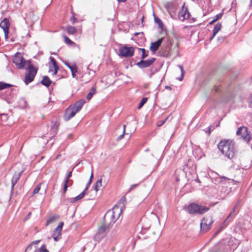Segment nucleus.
I'll use <instances>...</instances> for the list:
<instances>
[{
    "label": "nucleus",
    "instance_id": "nucleus-1",
    "mask_svg": "<svg viewBox=\"0 0 252 252\" xmlns=\"http://www.w3.org/2000/svg\"><path fill=\"white\" fill-rule=\"evenodd\" d=\"M221 154L229 159L233 158L236 153L234 142L230 139H222L218 144Z\"/></svg>",
    "mask_w": 252,
    "mask_h": 252
},
{
    "label": "nucleus",
    "instance_id": "nucleus-2",
    "mask_svg": "<svg viewBox=\"0 0 252 252\" xmlns=\"http://www.w3.org/2000/svg\"><path fill=\"white\" fill-rule=\"evenodd\" d=\"M85 99H80L72 106H70L65 111L63 116L64 120L67 121L73 117L75 114L80 111L85 103Z\"/></svg>",
    "mask_w": 252,
    "mask_h": 252
},
{
    "label": "nucleus",
    "instance_id": "nucleus-3",
    "mask_svg": "<svg viewBox=\"0 0 252 252\" xmlns=\"http://www.w3.org/2000/svg\"><path fill=\"white\" fill-rule=\"evenodd\" d=\"M13 63L19 69H23L26 65L30 63L31 61H26L22 55L21 53L17 52L13 57Z\"/></svg>",
    "mask_w": 252,
    "mask_h": 252
},
{
    "label": "nucleus",
    "instance_id": "nucleus-4",
    "mask_svg": "<svg viewBox=\"0 0 252 252\" xmlns=\"http://www.w3.org/2000/svg\"><path fill=\"white\" fill-rule=\"evenodd\" d=\"M209 210V208L200 206L197 204L192 203L190 204L187 208V211L189 214H203Z\"/></svg>",
    "mask_w": 252,
    "mask_h": 252
},
{
    "label": "nucleus",
    "instance_id": "nucleus-5",
    "mask_svg": "<svg viewBox=\"0 0 252 252\" xmlns=\"http://www.w3.org/2000/svg\"><path fill=\"white\" fill-rule=\"evenodd\" d=\"M110 224L104 221L103 224L99 226L98 231L94 236L95 241H99L101 239L104 238L110 228Z\"/></svg>",
    "mask_w": 252,
    "mask_h": 252
},
{
    "label": "nucleus",
    "instance_id": "nucleus-6",
    "mask_svg": "<svg viewBox=\"0 0 252 252\" xmlns=\"http://www.w3.org/2000/svg\"><path fill=\"white\" fill-rule=\"evenodd\" d=\"M213 222L212 217L210 216L202 219L200 224V231L202 232H205L209 230Z\"/></svg>",
    "mask_w": 252,
    "mask_h": 252
},
{
    "label": "nucleus",
    "instance_id": "nucleus-7",
    "mask_svg": "<svg viewBox=\"0 0 252 252\" xmlns=\"http://www.w3.org/2000/svg\"><path fill=\"white\" fill-rule=\"evenodd\" d=\"M119 52L120 56L129 58L133 56L134 49L132 47H127L125 46L120 47Z\"/></svg>",
    "mask_w": 252,
    "mask_h": 252
},
{
    "label": "nucleus",
    "instance_id": "nucleus-8",
    "mask_svg": "<svg viewBox=\"0 0 252 252\" xmlns=\"http://www.w3.org/2000/svg\"><path fill=\"white\" fill-rule=\"evenodd\" d=\"M236 134L240 136L247 142H249L250 140V132L248 131V128L245 126H243L239 127L236 131Z\"/></svg>",
    "mask_w": 252,
    "mask_h": 252
},
{
    "label": "nucleus",
    "instance_id": "nucleus-9",
    "mask_svg": "<svg viewBox=\"0 0 252 252\" xmlns=\"http://www.w3.org/2000/svg\"><path fill=\"white\" fill-rule=\"evenodd\" d=\"M104 221L108 222V224L114 223L116 221V218L115 215V212L113 210H109L106 212L104 216Z\"/></svg>",
    "mask_w": 252,
    "mask_h": 252
},
{
    "label": "nucleus",
    "instance_id": "nucleus-10",
    "mask_svg": "<svg viewBox=\"0 0 252 252\" xmlns=\"http://www.w3.org/2000/svg\"><path fill=\"white\" fill-rule=\"evenodd\" d=\"M190 16V14L188 8L185 6V3L184 4L182 9L179 11L178 18L179 20L184 21L185 20L189 19Z\"/></svg>",
    "mask_w": 252,
    "mask_h": 252
},
{
    "label": "nucleus",
    "instance_id": "nucleus-11",
    "mask_svg": "<svg viewBox=\"0 0 252 252\" xmlns=\"http://www.w3.org/2000/svg\"><path fill=\"white\" fill-rule=\"evenodd\" d=\"M155 58H151L147 60H141L140 62L136 63V65L140 68H144L151 66L156 61Z\"/></svg>",
    "mask_w": 252,
    "mask_h": 252
},
{
    "label": "nucleus",
    "instance_id": "nucleus-12",
    "mask_svg": "<svg viewBox=\"0 0 252 252\" xmlns=\"http://www.w3.org/2000/svg\"><path fill=\"white\" fill-rule=\"evenodd\" d=\"M163 38H161L158 39L157 41L151 43L150 50L153 54H155L158 49L163 41Z\"/></svg>",
    "mask_w": 252,
    "mask_h": 252
},
{
    "label": "nucleus",
    "instance_id": "nucleus-13",
    "mask_svg": "<svg viewBox=\"0 0 252 252\" xmlns=\"http://www.w3.org/2000/svg\"><path fill=\"white\" fill-rule=\"evenodd\" d=\"M23 171L20 172H15L13 177L11 179V190H13L14 189V187L15 185L17 184L18 181H19L20 177L21 176L22 174L23 173Z\"/></svg>",
    "mask_w": 252,
    "mask_h": 252
},
{
    "label": "nucleus",
    "instance_id": "nucleus-14",
    "mask_svg": "<svg viewBox=\"0 0 252 252\" xmlns=\"http://www.w3.org/2000/svg\"><path fill=\"white\" fill-rule=\"evenodd\" d=\"M27 65H28L27 68V73L35 76L37 72V69L35 68L33 64H31V63H28Z\"/></svg>",
    "mask_w": 252,
    "mask_h": 252
},
{
    "label": "nucleus",
    "instance_id": "nucleus-15",
    "mask_svg": "<svg viewBox=\"0 0 252 252\" xmlns=\"http://www.w3.org/2000/svg\"><path fill=\"white\" fill-rule=\"evenodd\" d=\"M0 27L3 29V31L9 30V22L7 18H4L0 23Z\"/></svg>",
    "mask_w": 252,
    "mask_h": 252
},
{
    "label": "nucleus",
    "instance_id": "nucleus-16",
    "mask_svg": "<svg viewBox=\"0 0 252 252\" xmlns=\"http://www.w3.org/2000/svg\"><path fill=\"white\" fill-rule=\"evenodd\" d=\"M35 76L26 73L24 78V82L26 85H28L29 83L32 82L34 79Z\"/></svg>",
    "mask_w": 252,
    "mask_h": 252
},
{
    "label": "nucleus",
    "instance_id": "nucleus-17",
    "mask_svg": "<svg viewBox=\"0 0 252 252\" xmlns=\"http://www.w3.org/2000/svg\"><path fill=\"white\" fill-rule=\"evenodd\" d=\"M41 83L42 85L48 87L50 86L52 83V81L47 76H44L41 81Z\"/></svg>",
    "mask_w": 252,
    "mask_h": 252
},
{
    "label": "nucleus",
    "instance_id": "nucleus-18",
    "mask_svg": "<svg viewBox=\"0 0 252 252\" xmlns=\"http://www.w3.org/2000/svg\"><path fill=\"white\" fill-rule=\"evenodd\" d=\"M164 6L165 8L166 9L168 13H171V11L174 10V5L172 3L170 2H166Z\"/></svg>",
    "mask_w": 252,
    "mask_h": 252
},
{
    "label": "nucleus",
    "instance_id": "nucleus-19",
    "mask_svg": "<svg viewBox=\"0 0 252 252\" xmlns=\"http://www.w3.org/2000/svg\"><path fill=\"white\" fill-rule=\"evenodd\" d=\"M64 64L70 69V70L71 72L72 76L74 77L75 73L77 72L76 66H72L67 62H65Z\"/></svg>",
    "mask_w": 252,
    "mask_h": 252
},
{
    "label": "nucleus",
    "instance_id": "nucleus-20",
    "mask_svg": "<svg viewBox=\"0 0 252 252\" xmlns=\"http://www.w3.org/2000/svg\"><path fill=\"white\" fill-rule=\"evenodd\" d=\"M160 55L162 57L168 58L171 56L169 48H167L165 50H161Z\"/></svg>",
    "mask_w": 252,
    "mask_h": 252
},
{
    "label": "nucleus",
    "instance_id": "nucleus-21",
    "mask_svg": "<svg viewBox=\"0 0 252 252\" xmlns=\"http://www.w3.org/2000/svg\"><path fill=\"white\" fill-rule=\"evenodd\" d=\"M66 31L69 34H73L77 32V30L75 27L68 26L66 27Z\"/></svg>",
    "mask_w": 252,
    "mask_h": 252
},
{
    "label": "nucleus",
    "instance_id": "nucleus-22",
    "mask_svg": "<svg viewBox=\"0 0 252 252\" xmlns=\"http://www.w3.org/2000/svg\"><path fill=\"white\" fill-rule=\"evenodd\" d=\"M221 24L220 23H218L214 27L213 32L214 33V35H216L218 32L221 30Z\"/></svg>",
    "mask_w": 252,
    "mask_h": 252
},
{
    "label": "nucleus",
    "instance_id": "nucleus-23",
    "mask_svg": "<svg viewBox=\"0 0 252 252\" xmlns=\"http://www.w3.org/2000/svg\"><path fill=\"white\" fill-rule=\"evenodd\" d=\"M96 92V89H95V88L94 87H93L90 93H89L87 95V96H86V98L88 100H90L93 97V95Z\"/></svg>",
    "mask_w": 252,
    "mask_h": 252
},
{
    "label": "nucleus",
    "instance_id": "nucleus-24",
    "mask_svg": "<svg viewBox=\"0 0 252 252\" xmlns=\"http://www.w3.org/2000/svg\"><path fill=\"white\" fill-rule=\"evenodd\" d=\"M63 225V222H61L59 223V224H58L57 227L54 230L55 232H57V234H59V235L61 236V231L62 230Z\"/></svg>",
    "mask_w": 252,
    "mask_h": 252
},
{
    "label": "nucleus",
    "instance_id": "nucleus-25",
    "mask_svg": "<svg viewBox=\"0 0 252 252\" xmlns=\"http://www.w3.org/2000/svg\"><path fill=\"white\" fill-rule=\"evenodd\" d=\"M102 186V178L98 179L95 183L94 190L95 191H97L100 189V187Z\"/></svg>",
    "mask_w": 252,
    "mask_h": 252
},
{
    "label": "nucleus",
    "instance_id": "nucleus-26",
    "mask_svg": "<svg viewBox=\"0 0 252 252\" xmlns=\"http://www.w3.org/2000/svg\"><path fill=\"white\" fill-rule=\"evenodd\" d=\"M84 196V193L81 192L80 194H79L77 196L71 198L70 202L72 203H74V202L77 201L78 200L82 199Z\"/></svg>",
    "mask_w": 252,
    "mask_h": 252
},
{
    "label": "nucleus",
    "instance_id": "nucleus-27",
    "mask_svg": "<svg viewBox=\"0 0 252 252\" xmlns=\"http://www.w3.org/2000/svg\"><path fill=\"white\" fill-rule=\"evenodd\" d=\"M58 218V216H56V215H53V216H51L47 220H46V226L48 225L49 224H50V223H51L52 222H54V221H55V220H56L57 218Z\"/></svg>",
    "mask_w": 252,
    "mask_h": 252
},
{
    "label": "nucleus",
    "instance_id": "nucleus-28",
    "mask_svg": "<svg viewBox=\"0 0 252 252\" xmlns=\"http://www.w3.org/2000/svg\"><path fill=\"white\" fill-rule=\"evenodd\" d=\"M222 16V13H219V14L215 15L213 17V19L209 22V24L212 25V24H214L217 20L220 19L221 18Z\"/></svg>",
    "mask_w": 252,
    "mask_h": 252
},
{
    "label": "nucleus",
    "instance_id": "nucleus-29",
    "mask_svg": "<svg viewBox=\"0 0 252 252\" xmlns=\"http://www.w3.org/2000/svg\"><path fill=\"white\" fill-rule=\"evenodd\" d=\"M50 59L51 63L53 64V66L52 67L50 66L49 71H53V68H54L55 67H59V66L57 65L56 61L53 57H50Z\"/></svg>",
    "mask_w": 252,
    "mask_h": 252
},
{
    "label": "nucleus",
    "instance_id": "nucleus-30",
    "mask_svg": "<svg viewBox=\"0 0 252 252\" xmlns=\"http://www.w3.org/2000/svg\"><path fill=\"white\" fill-rule=\"evenodd\" d=\"M50 59L51 63L53 64V66L52 67L50 66L49 71H53V68H54L55 67H59V66L57 65L56 61L53 57H50Z\"/></svg>",
    "mask_w": 252,
    "mask_h": 252
},
{
    "label": "nucleus",
    "instance_id": "nucleus-31",
    "mask_svg": "<svg viewBox=\"0 0 252 252\" xmlns=\"http://www.w3.org/2000/svg\"><path fill=\"white\" fill-rule=\"evenodd\" d=\"M50 59L51 63L53 64V66L52 67L50 66L49 71H53V68H54L55 67H59V66L57 65L56 61L53 57H50Z\"/></svg>",
    "mask_w": 252,
    "mask_h": 252
},
{
    "label": "nucleus",
    "instance_id": "nucleus-32",
    "mask_svg": "<svg viewBox=\"0 0 252 252\" xmlns=\"http://www.w3.org/2000/svg\"><path fill=\"white\" fill-rule=\"evenodd\" d=\"M12 85L3 82H0V90L12 87Z\"/></svg>",
    "mask_w": 252,
    "mask_h": 252
},
{
    "label": "nucleus",
    "instance_id": "nucleus-33",
    "mask_svg": "<svg viewBox=\"0 0 252 252\" xmlns=\"http://www.w3.org/2000/svg\"><path fill=\"white\" fill-rule=\"evenodd\" d=\"M139 50L142 52L141 60H144L148 56V51H146L144 48H139Z\"/></svg>",
    "mask_w": 252,
    "mask_h": 252
},
{
    "label": "nucleus",
    "instance_id": "nucleus-34",
    "mask_svg": "<svg viewBox=\"0 0 252 252\" xmlns=\"http://www.w3.org/2000/svg\"><path fill=\"white\" fill-rule=\"evenodd\" d=\"M147 97H143L138 106V109H140V108H141L143 107V106L147 102Z\"/></svg>",
    "mask_w": 252,
    "mask_h": 252
},
{
    "label": "nucleus",
    "instance_id": "nucleus-35",
    "mask_svg": "<svg viewBox=\"0 0 252 252\" xmlns=\"http://www.w3.org/2000/svg\"><path fill=\"white\" fill-rule=\"evenodd\" d=\"M20 105H21V107L23 108H26L27 106L28 103L25 98H22L20 99Z\"/></svg>",
    "mask_w": 252,
    "mask_h": 252
},
{
    "label": "nucleus",
    "instance_id": "nucleus-36",
    "mask_svg": "<svg viewBox=\"0 0 252 252\" xmlns=\"http://www.w3.org/2000/svg\"><path fill=\"white\" fill-rule=\"evenodd\" d=\"M234 212H233V211L230 213L229 215L227 217V218H226V219L224 220V221L223 222V225L224 226H225L227 224V223L228 222H229L230 220V218L233 216V214H234Z\"/></svg>",
    "mask_w": 252,
    "mask_h": 252
},
{
    "label": "nucleus",
    "instance_id": "nucleus-37",
    "mask_svg": "<svg viewBox=\"0 0 252 252\" xmlns=\"http://www.w3.org/2000/svg\"><path fill=\"white\" fill-rule=\"evenodd\" d=\"M36 250V249L35 248L32 249V244H30L26 249L25 252H35Z\"/></svg>",
    "mask_w": 252,
    "mask_h": 252
},
{
    "label": "nucleus",
    "instance_id": "nucleus-38",
    "mask_svg": "<svg viewBox=\"0 0 252 252\" xmlns=\"http://www.w3.org/2000/svg\"><path fill=\"white\" fill-rule=\"evenodd\" d=\"M64 42L66 44H68V45H73L74 43L71 41L68 37H67L66 36H64Z\"/></svg>",
    "mask_w": 252,
    "mask_h": 252
},
{
    "label": "nucleus",
    "instance_id": "nucleus-39",
    "mask_svg": "<svg viewBox=\"0 0 252 252\" xmlns=\"http://www.w3.org/2000/svg\"><path fill=\"white\" fill-rule=\"evenodd\" d=\"M178 66L179 67V68L180 69L181 71V76L180 78H178V80L179 81H182L183 80L184 74V68H183V66L181 65H180V64L178 65Z\"/></svg>",
    "mask_w": 252,
    "mask_h": 252
},
{
    "label": "nucleus",
    "instance_id": "nucleus-40",
    "mask_svg": "<svg viewBox=\"0 0 252 252\" xmlns=\"http://www.w3.org/2000/svg\"><path fill=\"white\" fill-rule=\"evenodd\" d=\"M0 116L1 120L3 121H6L8 119V115L7 114H4V113L1 114L0 115Z\"/></svg>",
    "mask_w": 252,
    "mask_h": 252
},
{
    "label": "nucleus",
    "instance_id": "nucleus-41",
    "mask_svg": "<svg viewBox=\"0 0 252 252\" xmlns=\"http://www.w3.org/2000/svg\"><path fill=\"white\" fill-rule=\"evenodd\" d=\"M93 178V172H92V173H91V176L90 177L89 180L88 182L87 183L86 187H87L88 188L90 187V185H91V183L92 182Z\"/></svg>",
    "mask_w": 252,
    "mask_h": 252
},
{
    "label": "nucleus",
    "instance_id": "nucleus-42",
    "mask_svg": "<svg viewBox=\"0 0 252 252\" xmlns=\"http://www.w3.org/2000/svg\"><path fill=\"white\" fill-rule=\"evenodd\" d=\"M40 189V185H38L33 190V195L37 193Z\"/></svg>",
    "mask_w": 252,
    "mask_h": 252
},
{
    "label": "nucleus",
    "instance_id": "nucleus-43",
    "mask_svg": "<svg viewBox=\"0 0 252 252\" xmlns=\"http://www.w3.org/2000/svg\"><path fill=\"white\" fill-rule=\"evenodd\" d=\"M38 252H49V251L45 248L44 245H42L39 250Z\"/></svg>",
    "mask_w": 252,
    "mask_h": 252
},
{
    "label": "nucleus",
    "instance_id": "nucleus-44",
    "mask_svg": "<svg viewBox=\"0 0 252 252\" xmlns=\"http://www.w3.org/2000/svg\"><path fill=\"white\" fill-rule=\"evenodd\" d=\"M68 182H67V181H64V186H63V193H65V192L66 191V190H67V189L68 188Z\"/></svg>",
    "mask_w": 252,
    "mask_h": 252
},
{
    "label": "nucleus",
    "instance_id": "nucleus-45",
    "mask_svg": "<svg viewBox=\"0 0 252 252\" xmlns=\"http://www.w3.org/2000/svg\"><path fill=\"white\" fill-rule=\"evenodd\" d=\"M225 38V36H219L218 37V42L220 43H221L224 40Z\"/></svg>",
    "mask_w": 252,
    "mask_h": 252
},
{
    "label": "nucleus",
    "instance_id": "nucleus-46",
    "mask_svg": "<svg viewBox=\"0 0 252 252\" xmlns=\"http://www.w3.org/2000/svg\"><path fill=\"white\" fill-rule=\"evenodd\" d=\"M55 241H58L61 238V236L57 234V236H52Z\"/></svg>",
    "mask_w": 252,
    "mask_h": 252
},
{
    "label": "nucleus",
    "instance_id": "nucleus-47",
    "mask_svg": "<svg viewBox=\"0 0 252 252\" xmlns=\"http://www.w3.org/2000/svg\"><path fill=\"white\" fill-rule=\"evenodd\" d=\"M59 69V67H55L53 68V74L56 75Z\"/></svg>",
    "mask_w": 252,
    "mask_h": 252
},
{
    "label": "nucleus",
    "instance_id": "nucleus-48",
    "mask_svg": "<svg viewBox=\"0 0 252 252\" xmlns=\"http://www.w3.org/2000/svg\"><path fill=\"white\" fill-rule=\"evenodd\" d=\"M168 13L172 19H175V13L174 10L171 11V13Z\"/></svg>",
    "mask_w": 252,
    "mask_h": 252
},
{
    "label": "nucleus",
    "instance_id": "nucleus-49",
    "mask_svg": "<svg viewBox=\"0 0 252 252\" xmlns=\"http://www.w3.org/2000/svg\"><path fill=\"white\" fill-rule=\"evenodd\" d=\"M71 176H72V171H70L67 174V175L66 176V178L65 181H67V182H69V179L71 177Z\"/></svg>",
    "mask_w": 252,
    "mask_h": 252
},
{
    "label": "nucleus",
    "instance_id": "nucleus-50",
    "mask_svg": "<svg viewBox=\"0 0 252 252\" xmlns=\"http://www.w3.org/2000/svg\"><path fill=\"white\" fill-rule=\"evenodd\" d=\"M240 200H238L237 201V202L236 203V204H235V205L234 206L233 209V212H235L236 209L237 208V207H238V206L240 204Z\"/></svg>",
    "mask_w": 252,
    "mask_h": 252
},
{
    "label": "nucleus",
    "instance_id": "nucleus-51",
    "mask_svg": "<svg viewBox=\"0 0 252 252\" xmlns=\"http://www.w3.org/2000/svg\"><path fill=\"white\" fill-rule=\"evenodd\" d=\"M125 134V133L123 132V133L121 135H120L119 136H118L117 138V139H116L117 141H119L121 140V139H122L124 138Z\"/></svg>",
    "mask_w": 252,
    "mask_h": 252
},
{
    "label": "nucleus",
    "instance_id": "nucleus-52",
    "mask_svg": "<svg viewBox=\"0 0 252 252\" xmlns=\"http://www.w3.org/2000/svg\"><path fill=\"white\" fill-rule=\"evenodd\" d=\"M3 32H4V33L5 38L6 39H7L8 38L9 30L3 31Z\"/></svg>",
    "mask_w": 252,
    "mask_h": 252
},
{
    "label": "nucleus",
    "instance_id": "nucleus-53",
    "mask_svg": "<svg viewBox=\"0 0 252 252\" xmlns=\"http://www.w3.org/2000/svg\"><path fill=\"white\" fill-rule=\"evenodd\" d=\"M70 22L72 23V24H74L75 23L76 20V18L74 17V16H72L71 18H70Z\"/></svg>",
    "mask_w": 252,
    "mask_h": 252
},
{
    "label": "nucleus",
    "instance_id": "nucleus-54",
    "mask_svg": "<svg viewBox=\"0 0 252 252\" xmlns=\"http://www.w3.org/2000/svg\"><path fill=\"white\" fill-rule=\"evenodd\" d=\"M138 185V184H133L131 186L130 188L129 189V191H131L134 188L136 187Z\"/></svg>",
    "mask_w": 252,
    "mask_h": 252
},
{
    "label": "nucleus",
    "instance_id": "nucleus-55",
    "mask_svg": "<svg viewBox=\"0 0 252 252\" xmlns=\"http://www.w3.org/2000/svg\"><path fill=\"white\" fill-rule=\"evenodd\" d=\"M223 226L221 227L219 230H218L214 234V236H216V235H217L221 231V229L222 228Z\"/></svg>",
    "mask_w": 252,
    "mask_h": 252
},
{
    "label": "nucleus",
    "instance_id": "nucleus-56",
    "mask_svg": "<svg viewBox=\"0 0 252 252\" xmlns=\"http://www.w3.org/2000/svg\"><path fill=\"white\" fill-rule=\"evenodd\" d=\"M155 20H156V21L158 23V24H159V25L160 24H162V21H161V20L160 19L158 18H155Z\"/></svg>",
    "mask_w": 252,
    "mask_h": 252
},
{
    "label": "nucleus",
    "instance_id": "nucleus-57",
    "mask_svg": "<svg viewBox=\"0 0 252 252\" xmlns=\"http://www.w3.org/2000/svg\"><path fill=\"white\" fill-rule=\"evenodd\" d=\"M167 118H166V119H165L164 120L162 121V122H161L160 123V124L158 123V126H162L165 122V121H166Z\"/></svg>",
    "mask_w": 252,
    "mask_h": 252
},
{
    "label": "nucleus",
    "instance_id": "nucleus-58",
    "mask_svg": "<svg viewBox=\"0 0 252 252\" xmlns=\"http://www.w3.org/2000/svg\"><path fill=\"white\" fill-rule=\"evenodd\" d=\"M213 129H212V128H211V126H209V127H208V131H207V132H208V135H210V133H211V131H212V130H213Z\"/></svg>",
    "mask_w": 252,
    "mask_h": 252
},
{
    "label": "nucleus",
    "instance_id": "nucleus-59",
    "mask_svg": "<svg viewBox=\"0 0 252 252\" xmlns=\"http://www.w3.org/2000/svg\"><path fill=\"white\" fill-rule=\"evenodd\" d=\"M220 179H221V181H223V180H229V179H228V178L225 177L224 176L220 177Z\"/></svg>",
    "mask_w": 252,
    "mask_h": 252
},
{
    "label": "nucleus",
    "instance_id": "nucleus-60",
    "mask_svg": "<svg viewBox=\"0 0 252 252\" xmlns=\"http://www.w3.org/2000/svg\"><path fill=\"white\" fill-rule=\"evenodd\" d=\"M219 86L218 85H215V92H217L219 90Z\"/></svg>",
    "mask_w": 252,
    "mask_h": 252
},
{
    "label": "nucleus",
    "instance_id": "nucleus-61",
    "mask_svg": "<svg viewBox=\"0 0 252 252\" xmlns=\"http://www.w3.org/2000/svg\"><path fill=\"white\" fill-rule=\"evenodd\" d=\"M134 35L135 36H137L138 35H141L142 36H143V32H136L135 33Z\"/></svg>",
    "mask_w": 252,
    "mask_h": 252
},
{
    "label": "nucleus",
    "instance_id": "nucleus-62",
    "mask_svg": "<svg viewBox=\"0 0 252 252\" xmlns=\"http://www.w3.org/2000/svg\"><path fill=\"white\" fill-rule=\"evenodd\" d=\"M57 127H58V126H56V124L54 126L52 127V129H53V131H56L57 130Z\"/></svg>",
    "mask_w": 252,
    "mask_h": 252
},
{
    "label": "nucleus",
    "instance_id": "nucleus-63",
    "mask_svg": "<svg viewBox=\"0 0 252 252\" xmlns=\"http://www.w3.org/2000/svg\"><path fill=\"white\" fill-rule=\"evenodd\" d=\"M39 240H37V241H35L34 242H32L31 244H32V245L34 244H37L39 242Z\"/></svg>",
    "mask_w": 252,
    "mask_h": 252
},
{
    "label": "nucleus",
    "instance_id": "nucleus-64",
    "mask_svg": "<svg viewBox=\"0 0 252 252\" xmlns=\"http://www.w3.org/2000/svg\"><path fill=\"white\" fill-rule=\"evenodd\" d=\"M88 189H89L88 188L86 187L85 189H84V190H83V191L82 192H84V195L86 193V192L88 190Z\"/></svg>",
    "mask_w": 252,
    "mask_h": 252
}]
</instances>
